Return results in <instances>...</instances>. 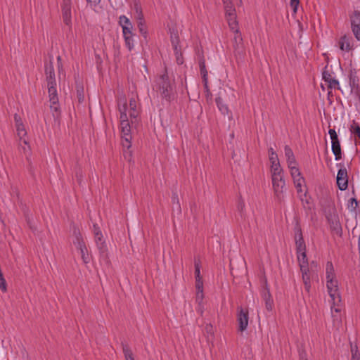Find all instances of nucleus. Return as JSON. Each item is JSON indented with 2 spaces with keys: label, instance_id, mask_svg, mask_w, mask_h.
Returning <instances> with one entry per match:
<instances>
[{
  "label": "nucleus",
  "instance_id": "nucleus-1",
  "mask_svg": "<svg viewBox=\"0 0 360 360\" xmlns=\"http://www.w3.org/2000/svg\"><path fill=\"white\" fill-rule=\"evenodd\" d=\"M120 112V129L122 134V146L124 156L128 160L132 157L131 146V127L136 124L139 115V106L137 101L131 98L127 102L124 98H120L118 101Z\"/></svg>",
  "mask_w": 360,
  "mask_h": 360
},
{
  "label": "nucleus",
  "instance_id": "nucleus-2",
  "mask_svg": "<svg viewBox=\"0 0 360 360\" xmlns=\"http://www.w3.org/2000/svg\"><path fill=\"white\" fill-rule=\"evenodd\" d=\"M326 288L331 299V313L335 326L337 328L341 323L339 313L341 311V297L338 290V282L336 279L335 270L332 262H328L326 266Z\"/></svg>",
  "mask_w": 360,
  "mask_h": 360
},
{
  "label": "nucleus",
  "instance_id": "nucleus-3",
  "mask_svg": "<svg viewBox=\"0 0 360 360\" xmlns=\"http://www.w3.org/2000/svg\"><path fill=\"white\" fill-rule=\"evenodd\" d=\"M295 241L297 250V259L300 269L303 271L308 264V260L306 255V245L302 238L301 229L299 226L295 228Z\"/></svg>",
  "mask_w": 360,
  "mask_h": 360
},
{
  "label": "nucleus",
  "instance_id": "nucleus-4",
  "mask_svg": "<svg viewBox=\"0 0 360 360\" xmlns=\"http://www.w3.org/2000/svg\"><path fill=\"white\" fill-rule=\"evenodd\" d=\"M119 24L122 27V35L124 39L125 45L129 51L134 47V37L133 25L130 20L125 15L119 18Z\"/></svg>",
  "mask_w": 360,
  "mask_h": 360
},
{
  "label": "nucleus",
  "instance_id": "nucleus-5",
  "mask_svg": "<svg viewBox=\"0 0 360 360\" xmlns=\"http://www.w3.org/2000/svg\"><path fill=\"white\" fill-rule=\"evenodd\" d=\"M290 176L292 179L294 186L296 188L299 198L302 200L307 193V185L305 179L302 176L298 165L288 167Z\"/></svg>",
  "mask_w": 360,
  "mask_h": 360
},
{
  "label": "nucleus",
  "instance_id": "nucleus-6",
  "mask_svg": "<svg viewBox=\"0 0 360 360\" xmlns=\"http://www.w3.org/2000/svg\"><path fill=\"white\" fill-rule=\"evenodd\" d=\"M56 84L55 81L48 82V92L50 102V108L53 116L57 117L59 115L60 106L57 95Z\"/></svg>",
  "mask_w": 360,
  "mask_h": 360
},
{
  "label": "nucleus",
  "instance_id": "nucleus-7",
  "mask_svg": "<svg viewBox=\"0 0 360 360\" xmlns=\"http://www.w3.org/2000/svg\"><path fill=\"white\" fill-rule=\"evenodd\" d=\"M15 122L17 136H18L20 141V145L21 146L24 153H27L30 150L29 141L27 138V130L19 116H15Z\"/></svg>",
  "mask_w": 360,
  "mask_h": 360
},
{
  "label": "nucleus",
  "instance_id": "nucleus-8",
  "mask_svg": "<svg viewBox=\"0 0 360 360\" xmlns=\"http://www.w3.org/2000/svg\"><path fill=\"white\" fill-rule=\"evenodd\" d=\"M224 11H225V16L226 19L228 22V24H230L233 28H236V12L234 6V2L238 1L241 4V0H222Z\"/></svg>",
  "mask_w": 360,
  "mask_h": 360
},
{
  "label": "nucleus",
  "instance_id": "nucleus-9",
  "mask_svg": "<svg viewBox=\"0 0 360 360\" xmlns=\"http://www.w3.org/2000/svg\"><path fill=\"white\" fill-rule=\"evenodd\" d=\"M155 88L165 97L169 96L172 91V86L167 73L160 76L156 81Z\"/></svg>",
  "mask_w": 360,
  "mask_h": 360
},
{
  "label": "nucleus",
  "instance_id": "nucleus-10",
  "mask_svg": "<svg viewBox=\"0 0 360 360\" xmlns=\"http://www.w3.org/2000/svg\"><path fill=\"white\" fill-rule=\"evenodd\" d=\"M134 16L136 21L140 34L146 39L148 36V27L142 11L138 5L134 6Z\"/></svg>",
  "mask_w": 360,
  "mask_h": 360
},
{
  "label": "nucleus",
  "instance_id": "nucleus-11",
  "mask_svg": "<svg viewBox=\"0 0 360 360\" xmlns=\"http://www.w3.org/2000/svg\"><path fill=\"white\" fill-rule=\"evenodd\" d=\"M273 189L274 195L278 200L283 197L285 190V181L283 174L271 176Z\"/></svg>",
  "mask_w": 360,
  "mask_h": 360
},
{
  "label": "nucleus",
  "instance_id": "nucleus-12",
  "mask_svg": "<svg viewBox=\"0 0 360 360\" xmlns=\"http://www.w3.org/2000/svg\"><path fill=\"white\" fill-rule=\"evenodd\" d=\"M73 243L76 249L79 251L82 261L85 264H88L91 260V257L86 244L81 236H77Z\"/></svg>",
  "mask_w": 360,
  "mask_h": 360
},
{
  "label": "nucleus",
  "instance_id": "nucleus-13",
  "mask_svg": "<svg viewBox=\"0 0 360 360\" xmlns=\"http://www.w3.org/2000/svg\"><path fill=\"white\" fill-rule=\"evenodd\" d=\"M96 245L101 254H105L108 251L107 243L103 238L99 226L94 224L93 226Z\"/></svg>",
  "mask_w": 360,
  "mask_h": 360
},
{
  "label": "nucleus",
  "instance_id": "nucleus-14",
  "mask_svg": "<svg viewBox=\"0 0 360 360\" xmlns=\"http://www.w3.org/2000/svg\"><path fill=\"white\" fill-rule=\"evenodd\" d=\"M332 143V151L335 157L336 160L341 159V148L338 138L337 133L334 129H330L328 131Z\"/></svg>",
  "mask_w": 360,
  "mask_h": 360
},
{
  "label": "nucleus",
  "instance_id": "nucleus-15",
  "mask_svg": "<svg viewBox=\"0 0 360 360\" xmlns=\"http://www.w3.org/2000/svg\"><path fill=\"white\" fill-rule=\"evenodd\" d=\"M248 311L241 307L239 308L238 310L237 321L238 323V330L242 332L247 329L248 326Z\"/></svg>",
  "mask_w": 360,
  "mask_h": 360
},
{
  "label": "nucleus",
  "instance_id": "nucleus-16",
  "mask_svg": "<svg viewBox=\"0 0 360 360\" xmlns=\"http://www.w3.org/2000/svg\"><path fill=\"white\" fill-rule=\"evenodd\" d=\"M327 218L330 224L331 228L336 231L337 233H340L341 226L338 219V214L335 210H331L328 214Z\"/></svg>",
  "mask_w": 360,
  "mask_h": 360
},
{
  "label": "nucleus",
  "instance_id": "nucleus-17",
  "mask_svg": "<svg viewBox=\"0 0 360 360\" xmlns=\"http://www.w3.org/2000/svg\"><path fill=\"white\" fill-rule=\"evenodd\" d=\"M337 184L340 190H345L347 187V174L345 169H339L337 174Z\"/></svg>",
  "mask_w": 360,
  "mask_h": 360
},
{
  "label": "nucleus",
  "instance_id": "nucleus-18",
  "mask_svg": "<svg viewBox=\"0 0 360 360\" xmlns=\"http://www.w3.org/2000/svg\"><path fill=\"white\" fill-rule=\"evenodd\" d=\"M284 152H285V157L286 159V163L288 165V168L298 165V163L295 159V157L294 155V153L289 146H285Z\"/></svg>",
  "mask_w": 360,
  "mask_h": 360
},
{
  "label": "nucleus",
  "instance_id": "nucleus-19",
  "mask_svg": "<svg viewBox=\"0 0 360 360\" xmlns=\"http://www.w3.org/2000/svg\"><path fill=\"white\" fill-rule=\"evenodd\" d=\"M63 21L67 25H71V8L70 1L67 0L63 6Z\"/></svg>",
  "mask_w": 360,
  "mask_h": 360
},
{
  "label": "nucleus",
  "instance_id": "nucleus-20",
  "mask_svg": "<svg viewBox=\"0 0 360 360\" xmlns=\"http://www.w3.org/2000/svg\"><path fill=\"white\" fill-rule=\"evenodd\" d=\"M262 297L265 302V307L268 311H272L274 307V301L269 289L264 290L262 293Z\"/></svg>",
  "mask_w": 360,
  "mask_h": 360
},
{
  "label": "nucleus",
  "instance_id": "nucleus-21",
  "mask_svg": "<svg viewBox=\"0 0 360 360\" xmlns=\"http://www.w3.org/2000/svg\"><path fill=\"white\" fill-rule=\"evenodd\" d=\"M323 79L328 84L330 88L339 89V82L337 79L333 78L331 75L327 72H323Z\"/></svg>",
  "mask_w": 360,
  "mask_h": 360
},
{
  "label": "nucleus",
  "instance_id": "nucleus-22",
  "mask_svg": "<svg viewBox=\"0 0 360 360\" xmlns=\"http://www.w3.org/2000/svg\"><path fill=\"white\" fill-rule=\"evenodd\" d=\"M229 26L230 29L232 30V32H234V34H235L234 40H235L236 43L237 44V45H238L242 41V37H241L240 33L239 32L237 17L236 18V28H233L230 24H229Z\"/></svg>",
  "mask_w": 360,
  "mask_h": 360
},
{
  "label": "nucleus",
  "instance_id": "nucleus-23",
  "mask_svg": "<svg viewBox=\"0 0 360 360\" xmlns=\"http://www.w3.org/2000/svg\"><path fill=\"white\" fill-rule=\"evenodd\" d=\"M271 176L283 174V170L281 167L279 160L271 163Z\"/></svg>",
  "mask_w": 360,
  "mask_h": 360
},
{
  "label": "nucleus",
  "instance_id": "nucleus-24",
  "mask_svg": "<svg viewBox=\"0 0 360 360\" xmlns=\"http://www.w3.org/2000/svg\"><path fill=\"white\" fill-rule=\"evenodd\" d=\"M204 299V294L203 290H196V302L198 303L199 309L198 311H200V314H202L203 311V302Z\"/></svg>",
  "mask_w": 360,
  "mask_h": 360
},
{
  "label": "nucleus",
  "instance_id": "nucleus-25",
  "mask_svg": "<svg viewBox=\"0 0 360 360\" xmlns=\"http://www.w3.org/2000/svg\"><path fill=\"white\" fill-rule=\"evenodd\" d=\"M301 271L302 272V278H303L304 283L305 285V288L307 289V290L309 291V288H310V281H309V276L307 274V271H308L307 264L306 265V267L304 269V270L302 271L301 269Z\"/></svg>",
  "mask_w": 360,
  "mask_h": 360
},
{
  "label": "nucleus",
  "instance_id": "nucleus-26",
  "mask_svg": "<svg viewBox=\"0 0 360 360\" xmlns=\"http://www.w3.org/2000/svg\"><path fill=\"white\" fill-rule=\"evenodd\" d=\"M46 75L49 81H55L54 80V70L52 66V65H46Z\"/></svg>",
  "mask_w": 360,
  "mask_h": 360
},
{
  "label": "nucleus",
  "instance_id": "nucleus-27",
  "mask_svg": "<svg viewBox=\"0 0 360 360\" xmlns=\"http://www.w3.org/2000/svg\"><path fill=\"white\" fill-rule=\"evenodd\" d=\"M360 27V12L355 11L352 17V27Z\"/></svg>",
  "mask_w": 360,
  "mask_h": 360
},
{
  "label": "nucleus",
  "instance_id": "nucleus-28",
  "mask_svg": "<svg viewBox=\"0 0 360 360\" xmlns=\"http://www.w3.org/2000/svg\"><path fill=\"white\" fill-rule=\"evenodd\" d=\"M340 48L342 51H348L350 49L349 43L346 37H342L339 41Z\"/></svg>",
  "mask_w": 360,
  "mask_h": 360
},
{
  "label": "nucleus",
  "instance_id": "nucleus-29",
  "mask_svg": "<svg viewBox=\"0 0 360 360\" xmlns=\"http://www.w3.org/2000/svg\"><path fill=\"white\" fill-rule=\"evenodd\" d=\"M216 102L219 110L221 112L222 114L225 115L229 113L228 106L226 104L223 103L220 98H217L216 100Z\"/></svg>",
  "mask_w": 360,
  "mask_h": 360
},
{
  "label": "nucleus",
  "instance_id": "nucleus-30",
  "mask_svg": "<svg viewBox=\"0 0 360 360\" xmlns=\"http://www.w3.org/2000/svg\"><path fill=\"white\" fill-rule=\"evenodd\" d=\"M269 161L271 163L278 161V155L273 150V148H270L269 150Z\"/></svg>",
  "mask_w": 360,
  "mask_h": 360
},
{
  "label": "nucleus",
  "instance_id": "nucleus-31",
  "mask_svg": "<svg viewBox=\"0 0 360 360\" xmlns=\"http://www.w3.org/2000/svg\"><path fill=\"white\" fill-rule=\"evenodd\" d=\"M123 351L126 360H134L132 352L129 348L125 347Z\"/></svg>",
  "mask_w": 360,
  "mask_h": 360
},
{
  "label": "nucleus",
  "instance_id": "nucleus-32",
  "mask_svg": "<svg viewBox=\"0 0 360 360\" xmlns=\"http://www.w3.org/2000/svg\"><path fill=\"white\" fill-rule=\"evenodd\" d=\"M195 279L202 278L200 275V265L199 262L195 263Z\"/></svg>",
  "mask_w": 360,
  "mask_h": 360
},
{
  "label": "nucleus",
  "instance_id": "nucleus-33",
  "mask_svg": "<svg viewBox=\"0 0 360 360\" xmlns=\"http://www.w3.org/2000/svg\"><path fill=\"white\" fill-rule=\"evenodd\" d=\"M352 360H360V354L356 348L352 347Z\"/></svg>",
  "mask_w": 360,
  "mask_h": 360
},
{
  "label": "nucleus",
  "instance_id": "nucleus-34",
  "mask_svg": "<svg viewBox=\"0 0 360 360\" xmlns=\"http://www.w3.org/2000/svg\"><path fill=\"white\" fill-rule=\"evenodd\" d=\"M195 288L196 290H203L202 278L195 279Z\"/></svg>",
  "mask_w": 360,
  "mask_h": 360
},
{
  "label": "nucleus",
  "instance_id": "nucleus-35",
  "mask_svg": "<svg viewBox=\"0 0 360 360\" xmlns=\"http://www.w3.org/2000/svg\"><path fill=\"white\" fill-rule=\"evenodd\" d=\"M352 28L356 39L360 41V27H354Z\"/></svg>",
  "mask_w": 360,
  "mask_h": 360
},
{
  "label": "nucleus",
  "instance_id": "nucleus-36",
  "mask_svg": "<svg viewBox=\"0 0 360 360\" xmlns=\"http://www.w3.org/2000/svg\"><path fill=\"white\" fill-rule=\"evenodd\" d=\"M352 130L353 133L356 134L360 138V127L358 124L352 125Z\"/></svg>",
  "mask_w": 360,
  "mask_h": 360
},
{
  "label": "nucleus",
  "instance_id": "nucleus-37",
  "mask_svg": "<svg viewBox=\"0 0 360 360\" xmlns=\"http://www.w3.org/2000/svg\"><path fill=\"white\" fill-rule=\"evenodd\" d=\"M201 72H202V77H203V82H204L205 87L207 89V72L205 71H204V70L202 68L201 69Z\"/></svg>",
  "mask_w": 360,
  "mask_h": 360
},
{
  "label": "nucleus",
  "instance_id": "nucleus-38",
  "mask_svg": "<svg viewBox=\"0 0 360 360\" xmlns=\"http://www.w3.org/2000/svg\"><path fill=\"white\" fill-rule=\"evenodd\" d=\"M299 4V0H290V6L295 12Z\"/></svg>",
  "mask_w": 360,
  "mask_h": 360
},
{
  "label": "nucleus",
  "instance_id": "nucleus-39",
  "mask_svg": "<svg viewBox=\"0 0 360 360\" xmlns=\"http://www.w3.org/2000/svg\"><path fill=\"white\" fill-rule=\"evenodd\" d=\"M205 330H206L207 333H210L211 335H213L214 331H213V328L211 325H207L205 326Z\"/></svg>",
  "mask_w": 360,
  "mask_h": 360
},
{
  "label": "nucleus",
  "instance_id": "nucleus-40",
  "mask_svg": "<svg viewBox=\"0 0 360 360\" xmlns=\"http://www.w3.org/2000/svg\"><path fill=\"white\" fill-rule=\"evenodd\" d=\"M86 1L89 4H90V5L91 6H96L101 2V0H86Z\"/></svg>",
  "mask_w": 360,
  "mask_h": 360
},
{
  "label": "nucleus",
  "instance_id": "nucleus-41",
  "mask_svg": "<svg viewBox=\"0 0 360 360\" xmlns=\"http://www.w3.org/2000/svg\"><path fill=\"white\" fill-rule=\"evenodd\" d=\"M172 44H173V46H174V48L175 51L177 53V44H176V42L174 41V40H172Z\"/></svg>",
  "mask_w": 360,
  "mask_h": 360
},
{
  "label": "nucleus",
  "instance_id": "nucleus-42",
  "mask_svg": "<svg viewBox=\"0 0 360 360\" xmlns=\"http://www.w3.org/2000/svg\"><path fill=\"white\" fill-rule=\"evenodd\" d=\"M84 97L80 94H79V101H82L83 100Z\"/></svg>",
  "mask_w": 360,
  "mask_h": 360
}]
</instances>
